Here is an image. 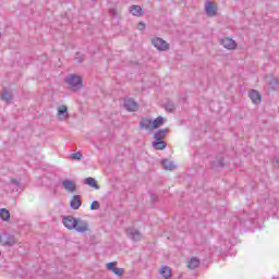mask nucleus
I'll return each mask as SVG.
<instances>
[{"label": "nucleus", "instance_id": "nucleus-19", "mask_svg": "<svg viewBox=\"0 0 279 279\" xmlns=\"http://www.w3.org/2000/svg\"><path fill=\"white\" fill-rule=\"evenodd\" d=\"M84 184H87V186H90L92 189H96V191H99V184H97V180L94 178H86L84 180Z\"/></svg>", "mask_w": 279, "mask_h": 279}, {"label": "nucleus", "instance_id": "nucleus-8", "mask_svg": "<svg viewBox=\"0 0 279 279\" xmlns=\"http://www.w3.org/2000/svg\"><path fill=\"white\" fill-rule=\"evenodd\" d=\"M63 226L66 230H75L77 218L73 216H66L63 218Z\"/></svg>", "mask_w": 279, "mask_h": 279}, {"label": "nucleus", "instance_id": "nucleus-2", "mask_svg": "<svg viewBox=\"0 0 279 279\" xmlns=\"http://www.w3.org/2000/svg\"><path fill=\"white\" fill-rule=\"evenodd\" d=\"M74 230L78 232V234H86V232H90V222L82 218H76Z\"/></svg>", "mask_w": 279, "mask_h": 279}, {"label": "nucleus", "instance_id": "nucleus-30", "mask_svg": "<svg viewBox=\"0 0 279 279\" xmlns=\"http://www.w3.org/2000/svg\"><path fill=\"white\" fill-rule=\"evenodd\" d=\"M147 27V24H145L144 22H140L137 25V29L140 32H144V29Z\"/></svg>", "mask_w": 279, "mask_h": 279}, {"label": "nucleus", "instance_id": "nucleus-6", "mask_svg": "<svg viewBox=\"0 0 279 279\" xmlns=\"http://www.w3.org/2000/svg\"><path fill=\"white\" fill-rule=\"evenodd\" d=\"M220 45L230 51L236 49V41L230 37H225L220 40Z\"/></svg>", "mask_w": 279, "mask_h": 279}, {"label": "nucleus", "instance_id": "nucleus-29", "mask_svg": "<svg viewBox=\"0 0 279 279\" xmlns=\"http://www.w3.org/2000/svg\"><path fill=\"white\" fill-rule=\"evenodd\" d=\"M72 160H82V153H74L71 155Z\"/></svg>", "mask_w": 279, "mask_h": 279}, {"label": "nucleus", "instance_id": "nucleus-23", "mask_svg": "<svg viewBox=\"0 0 279 279\" xmlns=\"http://www.w3.org/2000/svg\"><path fill=\"white\" fill-rule=\"evenodd\" d=\"M199 267V259L197 257H193L190 259L189 269H197Z\"/></svg>", "mask_w": 279, "mask_h": 279}, {"label": "nucleus", "instance_id": "nucleus-22", "mask_svg": "<svg viewBox=\"0 0 279 279\" xmlns=\"http://www.w3.org/2000/svg\"><path fill=\"white\" fill-rule=\"evenodd\" d=\"M266 82H268V84H270L272 90H276V86H278V78H276L274 76H267Z\"/></svg>", "mask_w": 279, "mask_h": 279}, {"label": "nucleus", "instance_id": "nucleus-14", "mask_svg": "<svg viewBox=\"0 0 279 279\" xmlns=\"http://www.w3.org/2000/svg\"><path fill=\"white\" fill-rule=\"evenodd\" d=\"M80 206H82V198H80V195H74L70 201V207L72 210H80Z\"/></svg>", "mask_w": 279, "mask_h": 279}, {"label": "nucleus", "instance_id": "nucleus-20", "mask_svg": "<svg viewBox=\"0 0 279 279\" xmlns=\"http://www.w3.org/2000/svg\"><path fill=\"white\" fill-rule=\"evenodd\" d=\"M167 120H165V118L162 117H158L153 121V130H158V128H162V125H165V122Z\"/></svg>", "mask_w": 279, "mask_h": 279}, {"label": "nucleus", "instance_id": "nucleus-33", "mask_svg": "<svg viewBox=\"0 0 279 279\" xmlns=\"http://www.w3.org/2000/svg\"><path fill=\"white\" fill-rule=\"evenodd\" d=\"M0 256H1V252H0Z\"/></svg>", "mask_w": 279, "mask_h": 279}, {"label": "nucleus", "instance_id": "nucleus-7", "mask_svg": "<svg viewBox=\"0 0 279 279\" xmlns=\"http://www.w3.org/2000/svg\"><path fill=\"white\" fill-rule=\"evenodd\" d=\"M151 43L158 51H167V49H169V44H167L162 38L157 37L153 39Z\"/></svg>", "mask_w": 279, "mask_h": 279}, {"label": "nucleus", "instance_id": "nucleus-21", "mask_svg": "<svg viewBox=\"0 0 279 279\" xmlns=\"http://www.w3.org/2000/svg\"><path fill=\"white\" fill-rule=\"evenodd\" d=\"M167 132H169V129L158 130L155 133L154 138H156L157 141H162V138L167 136Z\"/></svg>", "mask_w": 279, "mask_h": 279}, {"label": "nucleus", "instance_id": "nucleus-13", "mask_svg": "<svg viewBox=\"0 0 279 279\" xmlns=\"http://www.w3.org/2000/svg\"><path fill=\"white\" fill-rule=\"evenodd\" d=\"M140 128L142 130H148L149 132H151L153 130V120L149 118H143L140 122Z\"/></svg>", "mask_w": 279, "mask_h": 279}, {"label": "nucleus", "instance_id": "nucleus-5", "mask_svg": "<svg viewBox=\"0 0 279 279\" xmlns=\"http://www.w3.org/2000/svg\"><path fill=\"white\" fill-rule=\"evenodd\" d=\"M57 118L59 121H66L69 119V107L61 105L57 108Z\"/></svg>", "mask_w": 279, "mask_h": 279}, {"label": "nucleus", "instance_id": "nucleus-11", "mask_svg": "<svg viewBox=\"0 0 279 279\" xmlns=\"http://www.w3.org/2000/svg\"><path fill=\"white\" fill-rule=\"evenodd\" d=\"M124 108L129 112H136L138 110V104L132 99L124 100Z\"/></svg>", "mask_w": 279, "mask_h": 279}, {"label": "nucleus", "instance_id": "nucleus-4", "mask_svg": "<svg viewBox=\"0 0 279 279\" xmlns=\"http://www.w3.org/2000/svg\"><path fill=\"white\" fill-rule=\"evenodd\" d=\"M106 269L114 274V276L121 277L124 276L125 269L117 267V262H110L106 265Z\"/></svg>", "mask_w": 279, "mask_h": 279}, {"label": "nucleus", "instance_id": "nucleus-3", "mask_svg": "<svg viewBox=\"0 0 279 279\" xmlns=\"http://www.w3.org/2000/svg\"><path fill=\"white\" fill-rule=\"evenodd\" d=\"M0 243L4 245V247H12L16 243V239L14 235H10L8 233H3L0 235Z\"/></svg>", "mask_w": 279, "mask_h": 279}, {"label": "nucleus", "instance_id": "nucleus-16", "mask_svg": "<svg viewBox=\"0 0 279 279\" xmlns=\"http://www.w3.org/2000/svg\"><path fill=\"white\" fill-rule=\"evenodd\" d=\"M160 276L165 279H171L173 274L169 266H162L159 270Z\"/></svg>", "mask_w": 279, "mask_h": 279}, {"label": "nucleus", "instance_id": "nucleus-17", "mask_svg": "<svg viewBox=\"0 0 279 279\" xmlns=\"http://www.w3.org/2000/svg\"><path fill=\"white\" fill-rule=\"evenodd\" d=\"M161 165H162L163 169H166V171H173L174 169H177L175 162H173L169 159L162 160Z\"/></svg>", "mask_w": 279, "mask_h": 279}, {"label": "nucleus", "instance_id": "nucleus-32", "mask_svg": "<svg viewBox=\"0 0 279 279\" xmlns=\"http://www.w3.org/2000/svg\"><path fill=\"white\" fill-rule=\"evenodd\" d=\"M111 16H117V9H110Z\"/></svg>", "mask_w": 279, "mask_h": 279}, {"label": "nucleus", "instance_id": "nucleus-18", "mask_svg": "<svg viewBox=\"0 0 279 279\" xmlns=\"http://www.w3.org/2000/svg\"><path fill=\"white\" fill-rule=\"evenodd\" d=\"M130 12L133 16H143L144 12H143V8H141L140 5L133 4L130 7Z\"/></svg>", "mask_w": 279, "mask_h": 279}, {"label": "nucleus", "instance_id": "nucleus-31", "mask_svg": "<svg viewBox=\"0 0 279 279\" xmlns=\"http://www.w3.org/2000/svg\"><path fill=\"white\" fill-rule=\"evenodd\" d=\"M11 184L16 187L21 186V183L16 179H12Z\"/></svg>", "mask_w": 279, "mask_h": 279}, {"label": "nucleus", "instance_id": "nucleus-26", "mask_svg": "<svg viewBox=\"0 0 279 279\" xmlns=\"http://www.w3.org/2000/svg\"><path fill=\"white\" fill-rule=\"evenodd\" d=\"M2 99H4L7 104H10V101H12V95L8 93V90H4V93L2 94Z\"/></svg>", "mask_w": 279, "mask_h": 279}, {"label": "nucleus", "instance_id": "nucleus-15", "mask_svg": "<svg viewBox=\"0 0 279 279\" xmlns=\"http://www.w3.org/2000/svg\"><path fill=\"white\" fill-rule=\"evenodd\" d=\"M248 97L253 104H260V101H262L260 93H258L256 89H252L248 93Z\"/></svg>", "mask_w": 279, "mask_h": 279}, {"label": "nucleus", "instance_id": "nucleus-9", "mask_svg": "<svg viewBox=\"0 0 279 279\" xmlns=\"http://www.w3.org/2000/svg\"><path fill=\"white\" fill-rule=\"evenodd\" d=\"M126 234L129 239H131L132 241H135V242L143 241V234H141L140 231L136 229H132V228L128 229Z\"/></svg>", "mask_w": 279, "mask_h": 279}, {"label": "nucleus", "instance_id": "nucleus-12", "mask_svg": "<svg viewBox=\"0 0 279 279\" xmlns=\"http://www.w3.org/2000/svg\"><path fill=\"white\" fill-rule=\"evenodd\" d=\"M62 186L68 193H75L77 191V186L72 180H64Z\"/></svg>", "mask_w": 279, "mask_h": 279}, {"label": "nucleus", "instance_id": "nucleus-10", "mask_svg": "<svg viewBox=\"0 0 279 279\" xmlns=\"http://www.w3.org/2000/svg\"><path fill=\"white\" fill-rule=\"evenodd\" d=\"M205 12L207 16H217V4L214 2L207 1L205 3Z\"/></svg>", "mask_w": 279, "mask_h": 279}, {"label": "nucleus", "instance_id": "nucleus-28", "mask_svg": "<svg viewBox=\"0 0 279 279\" xmlns=\"http://www.w3.org/2000/svg\"><path fill=\"white\" fill-rule=\"evenodd\" d=\"M99 206H100L99 202L94 201L90 205V210H99Z\"/></svg>", "mask_w": 279, "mask_h": 279}, {"label": "nucleus", "instance_id": "nucleus-27", "mask_svg": "<svg viewBox=\"0 0 279 279\" xmlns=\"http://www.w3.org/2000/svg\"><path fill=\"white\" fill-rule=\"evenodd\" d=\"M166 110L167 112H173L175 110V105L173 102H167Z\"/></svg>", "mask_w": 279, "mask_h": 279}, {"label": "nucleus", "instance_id": "nucleus-24", "mask_svg": "<svg viewBox=\"0 0 279 279\" xmlns=\"http://www.w3.org/2000/svg\"><path fill=\"white\" fill-rule=\"evenodd\" d=\"M153 146L155 149H165V147H167V143H165L162 140H157L156 142H153Z\"/></svg>", "mask_w": 279, "mask_h": 279}, {"label": "nucleus", "instance_id": "nucleus-25", "mask_svg": "<svg viewBox=\"0 0 279 279\" xmlns=\"http://www.w3.org/2000/svg\"><path fill=\"white\" fill-rule=\"evenodd\" d=\"M0 219L8 221V219H10V211L5 208L0 209Z\"/></svg>", "mask_w": 279, "mask_h": 279}, {"label": "nucleus", "instance_id": "nucleus-1", "mask_svg": "<svg viewBox=\"0 0 279 279\" xmlns=\"http://www.w3.org/2000/svg\"><path fill=\"white\" fill-rule=\"evenodd\" d=\"M65 84L69 86L70 90L77 93L84 88V80L77 74H70L64 78Z\"/></svg>", "mask_w": 279, "mask_h": 279}]
</instances>
